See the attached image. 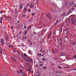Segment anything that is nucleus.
Here are the masks:
<instances>
[{"instance_id":"e433bc0d","label":"nucleus","mask_w":76,"mask_h":76,"mask_svg":"<svg viewBox=\"0 0 76 76\" xmlns=\"http://www.w3.org/2000/svg\"><path fill=\"white\" fill-rule=\"evenodd\" d=\"M42 66H43V64H41L40 65V66L41 67H42Z\"/></svg>"},{"instance_id":"6e6552de","label":"nucleus","mask_w":76,"mask_h":76,"mask_svg":"<svg viewBox=\"0 0 76 76\" xmlns=\"http://www.w3.org/2000/svg\"><path fill=\"white\" fill-rule=\"evenodd\" d=\"M24 35L25 36H26V34H28V31L26 30H25V31H24Z\"/></svg>"},{"instance_id":"e2e57ef3","label":"nucleus","mask_w":76,"mask_h":76,"mask_svg":"<svg viewBox=\"0 0 76 76\" xmlns=\"http://www.w3.org/2000/svg\"><path fill=\"white\" fill-rule=\"evenodd\" d=\"M6 26H5V27H4V28H5V29H6Z\"/></svg>"},{"instance_id":"2f4dec72","label":"nucleus","mask_w":76,"mask_h":76,"mask_svg":"<svg viewBox=\"0 0 76 76\" xmlns=\"http://www.w3.org/2000/svg\"><path fill=\"white\" fill-rule=\"evenodd\" d=\"M54 59L55 60H57V58H54Z\"/></svg>"},{"instance_id":"37998d69","label":"nucleus","mask_w":76,"mask_h":76,"mask_svg":"<svg viewBox=\"0 0 76 76\" xmlns=\"http://www.w3.org/2000/svg\"><path fill=\"white\" fill-rule=\"evenodd\" d=\"M26 37H24V39L26 40Z\"/></svg>"},{"instance_id":"aec40b11","label":"nucleus","mask_w":76,"mask_h":76,"mask_svg":"<svg viewBox=\"0 0 76 76\" xmlns=\"http://www.w3.org/2000/svg\"><path fill=\"white\" fill-rule=\"evenodd\" d=\"M59 73H60V74H62V73H63V72L62 71H60L59 72Z\"/></svg>"},{"instance_id":"864d4df0","label":"nucleus","mask_w":76,"mask_h":76,"mask_svg":"<svg viewBox=\"0 0 76 76\" xmlns=\"http://www.w3.org/2000/svg\"><path fill=\"white\" fill-rule=\"evenodd\" d=\"M23 5V4H20V6H22V5Z\"/></svg>"},{"instance_id":"7c9ffc66","label":"nucleus","mask_w":76,"mask_h":76,"mask_svg":"<svg viewBox=\"0 0 76 76\" xmlns=\"http://www.w3.org/2000/svg\"><path fill=\"white\" fill-rule=\"evenodd\" d=\"M15 13H17V10H16V9H15Z\"/></svg>"},{"instance_id":"f8f14e48","label":"nucleus","mask_w":76,"mask_h":76,"mask_svg":"<svg viewBox=\"0 0 76 76\" xmlns=\"http://www.w3.org/2000/svg\"><path fill=\"white\" fill-rule=\"evenodd\" d=\"M71 21L72 25H75V23L74 21H73V20H71Z\"/></svg>"},{"instance_id":"39448f33","label":"nucleus","mask_w":76,"mask_h":76,"mask_svg":"<svg viewBox=\"0 0 76 76\" xmlns=\"http://www.w3.org/2000/svg\"><path fill=\"white\" fill-rule=\"evenodd\" d=\"M1 44L2 45H4V41L2 38L1 39Z\"/></svg>"},{"instance_id":"6e6d98bb","label":"nucleus","mask_w":76,"mask_h":76,"mask_svg":"<svg viewBox=\"0 0 76 76\" xmlns=\"http://www.w3.org/2000/svg\"><path fill=\"white\" fill-rule=\"evenodd\" d=\"M32 28V26H30L29 27V28Z\"/></svg>"},{"instance_id":"423d86ee","label":"nucleus","mask_w":76,"mask_h":76,"mask_svg":"<svg viewBox=\"0 0 76 76\" xmlns=\"http://www.w3.org/2000/svg\"><path fill=\"white\" fill-rule=\"evenodd\" d=\"M28 53L29 54H30V55H32V53L31 51L30 50H29L28 51Z\"/></svg>"},{"instance_id":"052dcab7","label":"nucleus","mask_w":76,"mask_h":76,"mask_svg":"<svg viewBox=\"0 0 76 76\" xmlns=\"http://www.w3.org/2000/svg\"><path fill=\"white\" fill-rule=\"evenodd\" d=\"M56 73H57V74H58V72H56Z\"/></svg>"},{"instance_id":"4d7b16f0","label":"nucleus","mask_w":76,"mask_h":76,"mask_svg":"<svg viewBox=\"0 0 76 76\" xmlns=\"http://www.w3.org/2000/svg\"><path fill=\"white\" fill-rule=\"evenodd\" d=\"M73 70H74V71H76V69H74Z\"/></svg>"},{"instance_id":"4468645a","label":"nucleus","mask_w":76,"mask_h":76,"mask_svg":"<svg viewBox=\"0 0 76 76\" xmlns=\"http://www.w3.org/2000/svg\"><path fill=\"white\" fill-rule=\"evenodd\" d=\"M16 52L17 53H18V56H20V51H17Z\"/></svg>"},{"instance_id":"20e7f679","label":"nucleus","mask_w":76,"mask_h":76,"mask_svg":"<svg viewBox=\"0 0 76 76\" xmlns=\"http://www.w3.org/2000/svg\"><path fill=\"white\" fill-rule=\"evenodd\" d=\"M25 65L26 66L28 67H31V64L28 62H26V63Z\"/></svg>"},{"instance_id":"338daca9","label":"nucleus","mask_w":76,"mask_h":76,"mask_svg":"<svg viewBox=\"0 0 76 76\" xmlns=\"http://www.w3.org/2000/svg\"><path fill=\"white\" fill-rule=\"evenodd\" d=\"M1 52V53H2V51H1V50H0V52Z\"/></svg>"},{"instance_id":"09e8293b","label":"nucleus","mask_w":76,"mask_h":76,"mask_svg":"<svg viewBox=\"0 0 76 76\" xmlns=\"http://www.w3.org/2000/svg\"><path fill=\"white\" fill-rule=\"evenodd\" d=\"M3 11H1V12H0V13H3Z\"/></svg>"},{"instance_id":"4c0bfd02","label":"nucleus","mask_w":76,"mask_h":76,"mask_svg":"<svg viewBox=\"0 0 76 76\" xmlns=\"http://www.w3.org/2000/svg\"><path fill=\"white\" fill-rule=\"evenodd\" d=\"M29 6V4H27L26 6V7H27Z\"/></svg>"},{"instance_id":"0e129e2a","label":"nucleus","mask_w":76,"mask_h":76,"mask_svg":"<svg viewBox=\"0 0 76 76\" xmlns=\"http://www.w3.org/2000/svg\"><path fill=\"white\" fill-rule=\"evenodd\" d=\"M56 23L57 24V23H58V22H57L56 21V22L55 23Z\"/></svg>"},{"instance_id":"bf43d9fd","label":"nucleus","mask_w":76,"mask_h":76,"mask_svg":"<svg viewBox=\"0 0 76 76\" xmlns=\"http://www.w3.org/2000/svg\"><path fill=\"white\" fill-rule=\"evenodd\" d=\"M72 10H75V9L74 8H72Z\"/></svg>"},{"instance_id":"774afa93","label":"nucleus","mask_w":76,"mask_h":76,"mask_svg":"<svg viewBox=\"0 0 76 76\" xmlns=\"http://www.w3.org/2000/svg\"><path fill=\"white\" fill-rule=\"evenodd\" d=\"M30 41H31V40H28V42H30Z\"/></svg>"},{"instance_id":"f257e3e1","label":"nucleus","mask_w":76,"mask_h":76,"mask_svg":"<svg viewBox=\"0 0 76 76\" xmlns=\"http://www.w3.org/2000/svg\"><path fill=\"white\" fill-rule=\"evenodd\" d=\"M24 60L28 62V63H34L33 60L31 58H27L26 57L24 58Z\"/></svg>"},{"instance_id":"ddd939ff","label":"nucleus","mask_w":76,"mask_h":76,"mask_svg":"<svg viewBox=\"0 0 76 76\" xmlns=\"http://www.w3.org/2000/svg\"><path fill=\"white\" fill-rule=\"evenodd\" d=\"M59 40H60V41L61 42H62V41L63 40V39L62 37H61L59 38Z\"/></svg>"},{"instance_id":"8fccbe9b","label":"nucleus","mask_w":76,"mask_h":76,"mask_svg":"<svg viewBox=\"0 0 76 76\" xmlns=\"http://www.w3.org/2000/svg\"><path fill=\"white\" fill-rule=\"evenodd\" d=\"M72 4H75V2H73L72 3Z\"/></svg>"},{"instance_id":"680f3d73","label":"nucleus","mask_w":76,"mask_h":76,"mask_svg":"<svg viewBox=\"0 0 76 76\" xmlns=\"http://www.w3.org/2000/svg\"><path fill=\"white\" fill-rule=\"evenodd\" d=\"M74 7H76V5H74Z\"/></svg>"},{"instance_id":"69168bd1","label":"nucleus","mask_w":76,"mask_h":76,"mask_svg":"<svg viewBox=\"0 0 76 76\" xmlns=\"http://www.w3.org/2000/svg\"><path fill=\"white\" fill-rule=\"evenodd\" d=\"M42 57H44V55H42Z\"/></svg>"},{"instance_id":"f03ea898","label":"nucleus","mask_w":76,"mask_h":76,"mask_svg":"<svg viewBox=\"0 0 76 76\" xmlns=\"http://www.w3.org/2000/svg\"><path fill=\"white\" fill-rule=\"evenodd\" d=\"M75 15H71L69 16V20L70 19L71 20H73V19L75 18Z\"/></svg>"},{"instance_id":"6ab92c4d","label":"nucleus","mask_w":76,"mask_h":76,"mask_svg":"<svg viewBox=\"0 0 76 76\" xmlns=\"http://www.w3.org/2000/svg\"><path fill=\"white\" fill-rule=\"evenodd\" d=\"M20 73H23V71L21 69H20Z\"/></svg>"},{"instance_id":"c03bdc74","label":"nucleus","mask_w":76,"mask_h":76,"mask_svg":"<svg viewBox=\"0 0 76 76\" xmlns=\"http://www.w3.org/2000/svg\"><path fill=\"white\" fill-rule=\"evenodd\" d=\"M57 23H55L54 24V25H57Z\"/></svg>"},{"instance_id":"a878e982","label":"nucleus","mask_w":76,"mask_h":76,"mask_svg":"<svg viewBox=\"0 0 76 76\" xmlns=\"http://www.w3.org/2000/svg\"><path fill=\"white\" fill-rule=\"evenodd\" d=\"M23 7V6H21V7H20V10H21V9H22V8Z\"/></svg>"},{"instance_id":"a19ab883","label":"nucleus","mask_w":76,"mask_h":76,"mask_svg":"<svg viewBox=\"0 0 76 76\" xmlns=\"http://www.w3.org/2000/svg\"><path fill=\"white\" fill-rule=\"evenodd\" d=\"M17 73H18V74H20V72H19V71H17Z\"/></svg>"},{"instance_id":"a211bd4d","label":"nucleus","mask_w":76,"mask_h":76,"mask_svg":"<svg viewBox=\"0 0 76 76\" xmlns=\"http://www.w3.org/2000/svg\"><path fill=\"white\" fill-rule=\"evenodd\" d=\"M14 47V46H13V45H10L9 46V48H10V47Z\"/></svg>"},{"instance_id":"dca6fc26","label":"nucleus","mask_w":76,"mask_h":76,"mask_svg":"<svg viewBox=\"0 0 76 76\" xmlns=\"http://www.w3.org/2000/svg\"><path fill=\"white\" fill-rule=\"evenodd\" d=\"M28 12L29 13H31V10L30 9H29L28 10Z\"/></svg>"},{"instance_id":"2eb2a0df","label":"nucleus","mask_w":76,"mask_h":76,"mask_svg":"<svg viewBox=\"0 0 76 76\" xmlns=\"http://www.w3.org/2000/svg\"><path fill=\"white\" fill-rule=\"evenodd\" d=\"M52 35V33H50L49 34H48V38L49 37H50V36H51Z\"/></svg>"},{"instance_id":"c756f323","label":"nucleus","mask_w":76,"mask_h":76,"mask_svg":"<svg viewBox=\"0 0 76 76\" xmlns=\"http://www.w3.org/2000/svg\"><path fill=\"white\" fill-rule=\"evenodd\" d=\"M42 49H40L39 51L40 52V53H41L42 52Z\"/></svg>"},{"instance_id":"f704fd0d","label":"nucleus","mask_w":76,"mask_h":76,"mask_svg":"<svg viewBox=\"0 0 76 76\" xmlns=\"http://www.w3.org/2000/svg\"><path fill=\"white\" fill-rule=\"evenodd\" d=\"M44 67V70H45L46 69H47V67Z\"/></svg>"},{"instance_id":"79ce46f5","label":"nucleus","mask_w":76,"mask_h":76,"mask_svg":"<svg viewBox=\"0 0 76 76\" xmlns=\"http://www.w3.org/2000/svg\"><path fill=\"white\" fill-rule=\"evenodd\" d=\"M0 22L1 24H2V23H3V22H2V20H0Z\"/></svg>"},{"instance_id":"5701e85b","label":"nucleus","mask_w":76,"mask_h":76,"mask_svg":"<svg viewBox=\"0 0 76 76\" xmlns=\"http://www.w3.org/2000/svg\"><path fill=\"white\" fill-rule=\"evenodd\" d=\"M24 55L25 57H28V56L26 55V53H24Z\"/></svg>"},{"instance_id":"bb28decb","label":"nucleus","mask_w":76,"mask_h":76,"mask_svg":"<svg viewBox=\"0 0 76 76\" xmlns=\"http://www.w3.org/2000/svg\"><path fill=\"white\" fill-rule=\"evenodd\" d=\"M35 13H32V16H35Z\"/></svg>"},{"instance_id":"0eeeda50","label":"nucleus","mask_w":76,"mask_h":76,"mask_svg":"<svg viewBox=\"0 0 76 76\" xmlns=\"http://www.w3.org/2000/svg\"><path fill=\"white\" fill-rule=\"evenodd\" d=\"M32 3H31L30 5V7L31 9H32V8H34V5H32Z\"/></svg>"},{"instance_id":"f3484780","label":"nucleus","mask_w":76,"mask_h":76,"mask_svg":"<svg viewBox=\"0 0 76 76\" xmlns=\"http://www.w3.org/2000/svg\"><path fill=\"white\" fill-rule=\"evenodd\" d=\"M26 15L25 14L22 15V17H23V18H25V17H26Z\"/></svg>"},{"instance_id":"c85d7f7f","label":"nucleus","mask_w":76,"mask_h":76,"mask_svg":"<svg viewBox=\"0 0 76 76\" xmlns=\"http://www.w3.org/2000/svg\"><path fill=\"white\" fill-rule=\"evenodd\" d=\"M32 44H33L32 42H31V43H30V45H31V46L32 45Z\"/></svg>"},{"instance_id":"3c124183","label":"nucleus","mask_w":76,"mask_h":76,"mask_svg":"<svg viewBox=\"0 0 76 76\" xmlns=\"http://www.w3.org/2000/svg\"><path fill=\"white\" fill-rule=\"evenodd\" d=\"M37 34V33L35 32H34V34Z\"/></svg>"},{"instance_id":"393cba45","label":"nucleus","mask_w":76,"mask_h":76,"mask_svg":"<svg viewBox=\"0 0 76 76\" xmlns=\"http://www.w3.org/2000/svg\"><path fill=\"white\" fill-rule=\"evenodd\" d=\"M74 59H76V55H74Z\"/></svg>"},{"instance_id":"5fc2aeb1","label":"nucleus","mask_w":76,"mask_h":76,"mask_svg":"<svg viewBox=\"0 0 76 76\" xmlns=\"http://www.w3.org/2000/svg\"><path fill=\"white\" fill-rule=\"evenodd\" d=\"M11 29H13V27L12 26H11Z\"/></svg>"},{"instance_id":"7ed1b4c3","label":"nucleus","mask_w":76,"mask_h":76,"mask_svg":"<svg viewBox=\"0 0 76 76\" xmlns=\"http://www.w3.org/2000/svg\"><path fill=\"white\" fill-rule=\"evenodd\" d=\"M23 13L24 14L27 12V8L26 7H25L23 9Z\"/></svg>"},{"instance_id":"c9c22d12","label":"nucleus","mask_w":76,"mask_h":76,"mask_svg":"<svg viewBox=\"0 0 76 76\" xmlns=\"http://www.w3.org/2000/svg\"><path fill=\"white\" fill-rule=\"evenodd\" d=\"M69 20L68 21V22L69 23H70V19H69Z\"/></svg>"},{"instance_id":"412c9836","label":"nucleus","mask_w":76,"mask_h":76,"mask_svg":"<svg viewBox=\"0 0 76 76\" xmlns=\"http://www.w3.org/2000/svg\"><path fill=\"white\" fill-rule=\"evenodd\" d=\"M42 61H45V58H42Z\"/></svg>"},{"instance_id":"72a5a7b5","label":"nucleus","mask_w":76,"mask_h":76,"mask_svg":"<svg viewBox=\"0 0 76 76\" xmlns=\"http://www.w3.org/2000/svg\"><path fill=\"white\" fill-rule=\"evenodd\" d=\"M28 70L30 73H31V69H28Z\"/></svg>"},{"instance_id":"de8ad7c7","label":"nucleus","mask_w":76,"mask_h":76,"mask_svg":"<svg viewBox=\"0 0 76 76\" xmlns=\"http://www.w3.org/2000/svg\"><path fill=\"white\" fill-rule=\"evenodd\" d=\"M8 76V75H7V74H5V75H4V76Z\"/></svg>"},{"instance_id":"13d9d810","label":"nucleus","mask_w":76,"mask_h":76,"mask_svg":"<svg viewBox=\"0 0 76 76\" xmlns=\"http://www.w3.org/2000/svg\"><path fill=\"white\" fill-rule=\"evenodd\" d=\"M36 76H40V75H37Z\"/></svg>"},{"instance_id":"cd10ccee","label":"nucleus","mask_w":76,"mask_h":76,"mask_svg":"<svg viewBox=\"0 0 76 76\" xmlns=\"http://www.w3.org/2000/svg\"><path fill=\"white\" fill-rule=\"evenodd\" d=\"M21 57L22 58H23L24 56H23V54H21Z\"/></svg>"},{"instance_id":"b1692460","label":"nucleus","mask_w":76,"mask_h":76,"mask_svg":"<svg viewBox=\"0 0 76 76\" xmlns=\"http://www.w3.org/2000/svg\"><path fill=\"white\" fill-rule=\"evenodd\" d=\"M74 21V23H76V19H74V20H73Z\"/></svg>"},{"instance_id":"1a4fd4ad","label":"nucleus","mask_w":76,"mask_h":76,"mask_svg":"<svg viewBox=\"0 0 76 76\" xmlns=\"http://www.w3.org/2000/svg\"><path fill=\"white\" fill-rule=\"evenodd\" d=\"M21 76H26V74H25V73H22L21 74Z\"/></svg>"},{"instance_id":"ea45409f","label":"nucleus","mask_w":76,"mask_h":76,"mask_svg":"<svg viewBox=\"0 0 76 76\" xmlns=\"http://www.w3.org/2000/svg\"><path fill=\"white\" fill-rule=\"evenodd\" d=\"M3 18H2V17H1V18H0V19H1V20H3Z\"/></svg>"},{"instance_id":"9b49d317","label":"nucleus","mask_w":76,"mask_h":76,"mask_svg":"<svg viewBox=\"0 0 76 76\" xmlns=\"http://www.w3.org/2000/svg\"><path fill=\"white\" fill-rule=\"evenodd\" d=\"M11 59L12 60H13V61H16V59L14 58H11Z\"/></svg>"},{"instance_id":"a18cd8bd","label":"nucleus","mask_w":76,"mask_h":76,"mask_svg":"<svg viewBox=\"0 0 76 76\" xmlns=\"http://www.w3.org/2000/svg\"><path fill=\"white\" fill-rule=\"evenodd\" d=\"M39 55L40 56H42V54H41V53H40Z\"/></svg>"},{"instance_id":"4be33fe9","label":"nucleus","mask_w":76,"mask_h":76,"mask_svg":"<svg viewBox=\"0 0 76 76\" xmlns=\"http://www.w3.org/2000/svg\"><path fill=\"white\" fill-rule=\"evenodd\" d=\"M58 68L59 69H61V68H62V67H61V66H58Z\"/></svg>"},{"instance_id":"58836bf2","label":"nucleus","mask_w":76,"mask_h":76,"mask_svg":"<svg viewBox=\"0 0 76 76\" xmlns=\"http://www.w3.org/2000/svg\"><path fill=\"white\" fill-rule=\"evenodd\" d=\"M73 44L74 45H76V43H75V42H73Z\"/></svg>"},{"instance_id":"473e14b6","label":"nucleus","mask_w":76,"mask_h":76,"mask_svg":"<svg viewBox=\"0 0 76 76\" xmlns=\"http://www.w3.org/2000/svg\"><path fill=\"white\" fill-rule=\"evenodd\" d=\"M60 45L61 47L62 46V43H61V42L60 43Z\"/></svg>"},{"instance_id":"49530a36","label":"nucleus","mask_w":76,"mask_h":76,"mask_svg":"<svg viewBox=\"0 0 76 76\" xmlns=\"http://www.w3.org/2000/svg\"><path fill=\"white\" fill-rule=\"evenodd\" d=\"M26 26H24V29H26Z\"/></svg>"},{"instance_id":"9d476101","label":"nucleus","mask_w":76,"mask_h":76,"mask_svg":"<svg viewBox=\"0 0 76 76\" xmlns=\"http://www.w3.org/2000/svg\"><path fill=\"white\" fill-rule=\"evenodd\" d=\"M5 38H6L5 40L6 41H8L9 39V36H6L5 37Z\"/></svg>"},{"instance_id":"603ef678","label":"nucleus","mask_w":76,"mask_h":76,"mask_svg":"<svg viewBox=\"0 0 76 76\" xmlns=\"http://www.w3.org/2000/svg\"><path fill=\"white\" fill-rule=\"evenodd\" d=\"M62 24H63V25L64 26V23H62Z\"/></svg>"}]
</instances>
